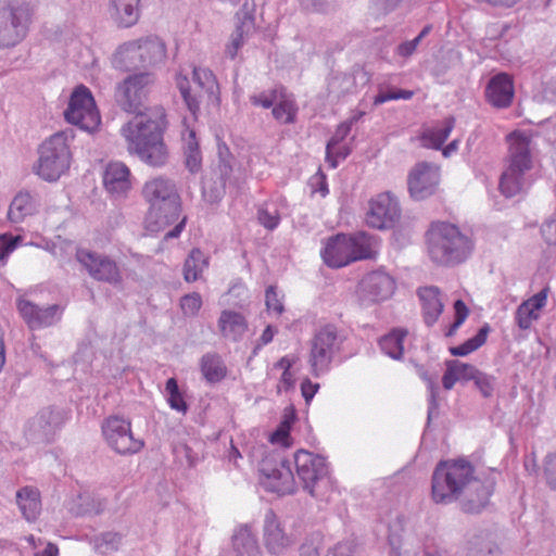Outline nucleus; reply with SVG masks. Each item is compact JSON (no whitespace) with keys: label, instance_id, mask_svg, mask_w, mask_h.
<instances>
[{"label":"nucleus","instance_id":"obj_1","mask_svg":"<svg viewBox=\"0 0 556 556\" xmlns=\"http://www.w3.org/2000/svg\"><path fill=\"white\" fill-rule=\"evenodd\" d=\"M153 80V75L149 72L129 75L118 84L115 99L125 112L137 114L121 129L128 151L137 154L149 166L162 167L168 160V151L163 140L165 111L163 108H153L141 112L148 88Z\"/></svg>","mask_w":556,"mask_h":556},{"label":"nucleus","instance_id":"obj_2","mask_svg":"<svg viewBox=\"0 0 556 556\" xmlns=\"http://www.w3.org/2000/svg\"><path fill=\"white\" fill-rule=\"evenodd\" d=\"M473 466L465 460L440 462L432 475V498L437 504H450L458 498L466 514H479L489 504L495 479L480 480L473 476Z\"/></svg>","mask_w":556,"mask_h":556},{"label":"nucleus","instance_id":"obj_3","mask_svg":"<svg viewBox=\"0 0 556 556\" xmlns=\"http://www.w3.org/2000/svg\"><path fill=\"white\" fill-rule=\"evenodd\" d=\"M142 197L149 204L147 213L148 228L159 231L176 223L180 217L181 204L176 184L165 176H155L147 180Z\"/></svg>","mask_w":556,"mask_h":556},{"label":"nucleus","instance_id":"obj_4","mask_svg":"<svg viewBox=\"0 0 556 556\" xmlns=\"http://www.w3.org/2000/svg\"><path fill=\"white\" fill-rule=\"evenodd\" d=\"M427 248L431 261L439 265L454 266L470 256L473 242L456 225L437 222L427 231Z\"/></svg>","mask_w":556,"mask_h":556},{"label":"nucleus","instance_id":"obj_5","mask_svg":"<svg viewBox=\"0 0 556 556\" xmlns=\"http://www.w3.org/2000/svg\"><path fill=\"white\" fill-rule=\"evenodd\" d=\"M507 167L501 175L500 190L506 198L520 193L526 186V174L533 166L531 138L522 131H513L507 136Z\"/></svg>","mask_w":556,"mask_h":556},{"label":"nucleus","instance_id":"obj_6","mask_svg":"<svg viewBox=\"0 0 556 556\" xmlns=\"http://www.w3.org/2000/svg\"><path fill=\"white\" fill-rule=\"evenodd\" d=\"M375 242V238L364 231L353 236L338 233L327 240L321 257L329 267H344L358 260L371 258Z\"/></svg>","mask_w":556,"mask_h":556},{"label":"nucleus","instance_id":"obj_7","mask_svg":"<svg viewBox=\"0 0 556 556\" xmlns=\"http://www.w3.org/2000/svg\"><path fill=\"white\" fill-rule=\"evenodd\" d=\"M165 56V43L156 36H148L119 46L113 64L122 71L147 70L162 63Z\"/></svg>","mask_w":556,"mask_h":556},{"label":"nucleus","instance_id":"obj_8","mask_svg":"<svg viewBox=\"0 0 556 556\" xmlns=\"http://www.w3.org/2000/svg\"><path fill=\"white\" fill-rule=\"evenodd\" d=\"M65 131L56 132L48 138L39 148V159L35 167L36 174L47 181H56L65 174L71 164V151Z\"/></svg>","mask_w":556,"mask_h":556},{"label":"nucleus","instance_id":"obj_9","mask_svg":"<svg viewBox=\"0 0 556 556\" xmlns=\"http://www.w3.org/2000/svg\"><path fill=\"white\" fill-rule=\"evenodd\" d=\"M344 341L337 326L327 324L320 327L311 340L308 364L314 377H320L330 369V365Z\"/></svg>","mask_w":556,"mask_h":556},{"label":"nucleus","instance_id":"obj_10","mask_svg":"<svg viewBox=\"0 0 556 556\" xmlns=\"http://www.w3.org/2000/svg\"><path fill=\"white\" fill-rule=\"evenodd\" d=\"M294 465L303 490L315 498H321L318 488L320 483L329 480L326 458L305 450H299L294 454Z\"/></svg>","mask_w":556,"mask_h":556},{"label":"nucleus","instance_id":"obj_11","mask_svg":"<svg viewBox=\"0 0 556 556\" xmlns=\"http://www.w3.org/2000/svg\"><path fill=\"white\" fill-rule=\"evenodd\" d=\"M64 117L67 123L88 132L97 129L101 118L89 88L80 85L74 89L64 111Z\"/></svg>","mask_w":556,"mask_h":556},{"label":"nucleus","instance_id":"obj_12","mask_svg":"<svg viewBox=\"0 0 556 556\" xmlns=\"http://www.w3.org/2000/svg\"><path fill=\"white\" fill-rule=\"evenodd\" d=\"M30 12L27 5L0 3V47H14L28 30Z\"/></svg>","mask_w":556,"mask_h":556},{"label":"nucleus","instance_id":"obj_13","mask_svg":"<svg viewBox=\"0 0 556 556\" xmlns=\"http://www.w3.org/2000/svg\"><path fill=\"white\" fill-rule=\"evenodd\" d=\"M260 483L278 495L292 494L296 490L293 472L285 459L264 458L260 464Z\"/></svg>","mask_w":556,"mask_h":556},{"label":"nucleus","instance_id":"obj_14","mask_svg":"<svg viewBox=\"0 0 556 556\" xmlns=\"http://www.w3.org/2000/svg\"><path fill=\"white\" fill-rule=\"evenodd\" d=\"M75 258L92 279L112 286L122 283V271L110 256L79 248L76 250Z\"/></svg>","mask_w":556,"mask_h":556},{"label":"nucleus","instance_id":"obj_15","mask_svg":"<svg viewBox=\"0 0 556 556\" xmlns=\"http://www.w3.org/2000/svg\"><path fill=\"white\" fill-rule=\"evenodd\" d=\"M102 433L108 445L122 455L138 453L143 446L141 440L134 438L131 422L117 415L104 419Z\"/></svg>","mask_w":556,"mask_h":556},{"label":"nucleus","instance_id":"obj_16","mask_svg":"<svg viewBox=\"0 0 556 556\" xmlns=\"http://www.w3.org/2000/svg\"><path fill=\"white\" fill-rule=\"evenodd\" d=\"M16 307L27 327L33 331L55 326L61 321L64 313V307L60 304L43 307L24 298L17 299Z\"/></svg>","mask_w":556,"mask_h":556},{"label":"nucleus","instance_id":"obj_17","mask_svg":"<svg viewBox=\"0 0 556 556\" xmlns=\"http://www.w3.org/2000/svg\"><path fill=\"white\" fill-rule=\"evenodd\" d=\"M440 184V168L433 163L419 162L409 170L407 187L414 200L421 201L433 195Z\"/></svg>","mask_w":556,"mask_h":556},{"label":"nucleus","instance_id":"obj_18","mask_svg":"<svg viewBox=\"0 0 556 556\" xmlns=\"http://www.w3.org/2000/svg\"><path fill=\"white\" fill-rule=\"evenodd\" d=\"M395 280L382 270H374L365 275L358 283L357 294L364 304L388 300L395 291Z\"/></svg>","mask_w":556,"mask_h":556},{"label":"nucleus","instance_id":"obj_19","mask_svg":"<svg viewBox=\"0 0 556 556\" xmlns=\"http://www.w3.org/2000/svg\"><path fill=\"white\" fill-rule=\"evenodd\" d=\"M400 216L401 208L397 199L390 192H383L369 202L366 223L376 229H388L395 225Z\"/></svg>","mask_w":556,"mask_h":556},{"label":"nucleus","instance_id":"obj_20","mask_svg":"<svg viewBox=\"0 0 556 556\" xmlns=\"http://www.w3.org/2000/svg\"><path fill=\"white\" fill-rule=\"evenodd\" d=\"M68 418L70 412L64 408L45 407L29 422V433L35 440L50 441Z\"/></svg>","mask_w":556,"mask_h":556},{"label":"nucleus","instance_id":"obj_21","mask_svg":"<svg viewBox=\"0 0 556 556\" xmlns=\"http://www.w3.org/2000/svg\"><path fill=\"white\" fill-rule=\"evenodd\" d=\"M486 102L495 109H507L513 104L515 86L513 76L508 73L493 75L484 91Z\"/></svg>","mask_w":556,"mask_h":556},{"label":"nucleus","instance_id":"obj_22","mask_svg":"<svg viewBox=\"0 0 556 556\" xmlns=\"http://www.w3.org/2000/svg\"><path fill=\"white\" fill-rule=\"evenodd\" d=\"M263 540L268 553L274 555H281L293 543L273 509H268L264 516Z\"/></svg>","mask_w":556,"mask_h":556},{"label":"nucleus","instance_id":"obj_23","mask_svg":"<svg viewBox=\"0 0 556 556\" xmlns=\"http://www.w3.org/2000/svg\"><path fill=\"white\" fill-rule=\"evenodd\" d=\"M417 295L420 301L424 321L428 327H432L444 309L442 293L438 287L425 286L417 289Z\"/></svg>","mask_w":556,"mask_h":556},{"label":"nucleus","instance_id":"obj_24","mask_svg":"<svg viewBox=\"0 0 556 556\" xmlns=\"http://www.w3.org/2000/svg\"><path fill=\"white\" fill-rule=\"evenodd\" d=\"M466 556H501V548L485 529L470 530L465 542Z\"/></svg>","mask_w":556,"mask_h":556},{"label":"nucleus","instance_id":"obj_25","mask_svg":"<svg viewBox=\"0 0 556 556\" xmlns=\"http://www.w3.org/2000/svg\"><path fill=\"white\" fill-rule=\"evenodd\" d=\"M105 189L115 195L125 194L130 188V170L122 162H110L103 174Z\"/></svg>","mask_w":556,"mask_h":556},{"label":"nucleus","instance_id":"obj_26","mask_svg":"<svg viewBox=\"0 0 556 556\" xmlns=\"http://www.w3.org/2000/svg\"><path fill=\"white\" fill-rule=\"evenodd\" d=\"M217 327L224 339L239 342L248 331V320L239 312L224 309L217 320Z\"/></svg>","mask_w":556,"mask_h":556},{"label":"nucleus","instance_id":"obj_27","mask_svg":"<svg viewBox=\"0 0 556 556\" xmlns=\"http://www.w3.org/2000/svg\"><path fill=\"white\" fill-rule=\"evenodd\" d=\"M222 556H262L257 539L250 526L242 525L235 530L232 548Z\"/></svg>","mask_w":556,"mask_h":556},{"label":"nucleus","instance_id":"obj_28","mask_svg":"<svg viewBox=\"0 0 556 556\" xmlns=\"http://www.w3.org/2000/svg\"><path fill=\"white\" fill-rule=\"evenodd\" d=\"M192 79L201 93L198 94L199 100L206 98V101L212 104L219 103V86L215 75L208 68L194 67L192 72Z\"/></svg>","mask_w":556,"mask_h":556},{"label":"nucleus","instance_id":"obj_29","mask_svg":"<svg viewBox=\"0 0 556 556\" xmlns=\"http://www.w3.org/2000/svg\"><path fill=\"white\" fill-rule=\"evenodd\" d=\"M16 503L27 521H35L41 511L40 492L33 486H24L16 492Z\"/></svg>","mask_w":556,"mask_h":556},{"label":"nucleus","instance_id":"obj_30","mask_svg":"<svg viewBox=\"0 0 556 556\" xmlns=\"http://www.w3.org/2000/svg\"><path fill=\"white\" fill-rule=\"evenodd\" d=\"M200 370L208 383L220 382L227 376V366L216 352L205 353L200 359Z\"/></svg>","mask_w":556,"mask_h":556},{"label":"nucleus","instance_id":"obj_31","mask_svg":"<svg viewBox=\"0 0 556 556\" xmlns=\"http://www.w3.org/2000/svg\"><path fill=\"white\" fill-rule=\"evenodd\" d=\"M455 127V118L448 116L440 124L426 129L421 135L422 144L434 150L442 149L444 142L450 137Z\"/></svg>","mask_w":556,"mask_h":556},{"label":"nucleus","instance_id":"obj_32","mask_svg":"<svg viewBox=\"0 0 556 556\" xmlns=\"http://www.w3.org/2000/svg\"><path fill=\"white\" fill-rule=\"evenodd\" d=\"M140 0H111L112 17L122 27H130L138 22Z\"/></svg>","mask_w":556,"mask_h":556},{"label":"nucleus","instance_id":"obj_33","mask_svg":"<svg viewBox=\"0 0 556 556\" xmlns=\"http://www.w3.org/2000/svg\"><path fill=\"white\" fill-rule=\"evenodd\" d=\"M36 201L27 191L18 192L9 206L8 218L12 223H21L36 212Z\"/></svg>","mask_w":556,"mask_h":556},{"label":"nucleus","instance_id":"obj_34","mask_svg":"<svg viewBox=\"0 0 556 556\" xmlns=\"http://www.w3.org/2000/svg\"><path fill=\"white\" fill-rule=\"evenodd\" d=\"M271 109V114L277 122L281 124H293L295 122L298 105L285 87Z\"/></svg>","mask_w":556,"mask_h":556},{"label":"nucleus","instance_id":"obj_35","mask_svg":"<svg viewBox=\"0 0 556 556\" xmlns=\"http://www.w3.org/2000/svg\"><path fill=\"white\" fill-rule=\"evenodd\" d=\"M407 333V330L403 328L393 329L379 340L381 351L393 359H401L404 353L403 344Z\"/></svg>","mask_w":556,"mask_h":556},{"label":"nucleus","instance_id":"obj_36","mask_svg":"<svg viewBox=\"0 0 556 556\" xmlns=\"http://www.w3.org/2000/svg\"><path fill=\"white\" fill-rule=\"evenodd\" d=\"M207 267L208 257L200 249H192L184 263V279L187 282L197 281Z\"/></svg>","mask_w":556,"mask_h":556},{"label":"nucleus","instance_id":"obj_37","mask_svg":"<svg viewBox=\"0 0 556 556\" xmlns=\"http://www.w3.org/2000/svg\"><path fill=\"white\" fill-rule=\"evenodd\" d=\"M182 140L186 167L191 173H198L202 165V155L195 138V131L187 129Z\"/></svg>","mask_w":556,"mask_h":556},{"label":"nucleus","instance_id":"obj_38","mask_svg":"<svg viewBox=\"0 0 556 556\" xmlns=\"http://www.w3.org/2000/svg\"><path fill=\"white\" fill-rule=\"evenodd\" d=\"M124 535L121 532L105 531L90 539L93 549L102 555H109L119 549Z\"/></svg>","mask_w":556,"mask_h":556},{"label":"nucleus","instance_id":"obj_39","mask_svg":"<svg viewBox=\"0 0 556 556\" xmlns=\"http://www.w3.org/2000/svg\"><path fill=\"white\" fill-rule=\"evenodd\" d=\"M490 331L489 325H484L479 329L476 336L472 338L466 340L464 343L457 346L450 348V353L453 356H466L476 350H478L480 346H482L488 338V333Z\"/></svg>","mask_w":556,"mask_h":556},{"label":"nucleus","instance_id":"obj_40","mask_svg":"<svg viewBox=\"0 0 556 556\" xmlns=\"http://www.w3.org/2000/svg\"><path fill=\"white\" fill-rule=\"evenodd\" d=\"M165 391L167 393V403L169 407L181 414H187L188 404L185 401L182 393L179 390L177 380L169 378L165 383Z\"/></svg>","mask_w":556,"mask_h":556},{"label":"nucleus","instance_id":"obj_41","mask_svg":"<svg viewBox=\"0 0 556 556\" xmlns=\"http://www.w3.org/2000/svg\"><path fill=\"white\" fill-rule=\"evenodd\" d=\"M431 30L432 25L428 24L420 30V33L414 39L401 42L395 48V55L404 60L409 59L413 54H415L422 40L431 33Z\"/></svg>","mask_w":556,"mask_h":556},{"label":"nucleus","instance_id":"obj_42","mask_svg":"<svg viewBox=\"0 0 556 556\" xmlns=\"http://www.w3.org/2000/svg\"><path fill=\"white\" fill-rule=\"evenodd\" d=\"M176 85L180 91V94H181L188 110L190 111V113L193 116H195L197 113L200 111V100H199L197 93L193 94L191 92V88H190L189 80H188L187 76L178 74L176 76Z\"/></svg>","mask_w":556,"mask_h":556},{"label":"nucleus","instance_id":"obj_43","mask_svg":"<svg viewBox=\"0 0 556 556\" xmlns=\"http://www.w3.org/2000/svg\"><path fill=\"white\" fill-rule=\"evenodd\" d=\"M255 3L254 1L249 2L248 0L242 4L241 9L237 13L238 24L241 30L252 31L255 25Z\"/></svg>","mask_w":556,"mask_h":556},{"label":"nucleus","instance_id":"obj_44","mask_svg":"<svg viewBox=\"0 0 556 556\" xmlns=\"http://www.w3.org/2000/svg\"><path fill=\"white\" fill-rule=\"evenodd\" d=\"M350 132V126L346 124H341L333 137L328 141L326 146V162L329 164L331 168L337 167V160L333 159V149L338 147L339 143L348 136Z\"/></svg>","mask_w":556,"mask_h":556},{"label":"nucleus","instance_id":"obj_45","mask_svg":"<svg viewBox=\"0 0 556 556\" xmlns=\"http://www.w3.org/2000/svg\"><path fill=\"white\" fill-rule=\"evenodd\" d=\"M257 218L260 224L268 230H274L280 223V214L275 205L261 206L257 211Z\"/></svg>","mask_w":556,"mask_h":556},{"label":"nucleus","instance_id":"obj_46","mask_svg":"<svg viewBox=\"0 0 556 556\" xmlns=\"http://www.w3.org/2000/svg\"><path fill=\"white\" fill-rule=\"evenodd\" d=\"M283 87L278 86L267 91H262L258 94L250 96V102L254 106H262L264 109L273 108L274 103L277 101L278 96L282 92Z\"/></svg>","mask_w":556,"mask_h":556},{"label":"nucleus","instance_id":"obj_47","mask_svg":"<svg viewBox=\"0 0 556 556\" xmlns=\"http://www.w3.org/2000/svg\"><path fill=\"white\" fill-rule=\"evenodd\" d=\"M455 320L450 325L445 331L446 337H453L457 329L465 323L469 315V309L463 300H456L454 302Z\"/></svg>","mask_w":556,"mask_h":556},{"label":"nucleus","instance_id":"obj_48","mask_svg":"<svg viewBox=\"0 0 556 556\" xmlns=\"http://www.w3.org/2000/svg\"><path fill=\"white\" fill-rule=\"evenodd\" d=\"M540 317L539 313H535L529 308L526 304L521 303L515 314V319L518 327L522 330H527L531 327L532 321Z\"/></svg>","mask_w":556,"mask_h":556},{"label":"nucleus","instance_id":"obj_49","mask_svg":"<svg viewBox=\"0 0 556 556\" xmlns=\"http://www.w3.org/2000/svg\"><path fill=\"white\" fill-rule=\"evenodd\" d=\"M452 364L457 372L459 382H468L475 381L480 370L467 363H463L460 361L452 359Z\"/></svg>","mask_w":556,"mask_h":556},{"label":"nucleus","instance_id":"obj_50","mask_svg":"<svg viewBox=\"0 0 556 556\" xmlns=\"http://www.w3.org/2000/svg\"><path fill=\"white\" fill-rule=\"evenodd\" d=\"M265 303L268 312L281 315L285 311L282 296H279L276 287L269 286L265 292Z\"/></svg>","mask_w":556,"mask_h":556},{"label":"nucleus","instance_id":"obj_51","mask_svg":"<svg viewBox=\"0 0 556 556\" xmlns=\"http://www.w3.org/2000/svg\"><path fill=\"white\" fill-rule=\"evenodd\" d=\"M180 306L184 314L194 316L202 306V298L197 292L186 294L180 300Z\"/></svg>","mask_w":556,"mask_h":556},{"label":"nucleus","instance_id":"obj_52","mask_svg":"<svg viewBox=\"0 0 556 556\" xmlns=\"http://www.w3.org/2000/svg\"><path fill=\"white\" fill-rule=\"evenodd\" d=\"M403 0H370V9L379 16H386L395 11Z\"/></svg>","mask_w":556,"mask_h":556},{"label":"nucleus","instance_id":"obj_53","mask_svg":"<svg viewBox=\"0 0 556 556\" xmlns=\"http://www.w3.org/2000/svg\"><path fill=\"white\" fill-rule=\"evenodd\" d=\"M473 382L483 397L492 396L495 386V378L493 376L480 371Z\"/></svg>","mask_w":556,"mask_h":556},{"label":"nucleus","instance_id":"obj_54","mask_svg":"<svg viewBox=\"0 0 556 556\" xmlns=\"http://www.w3.org/2000/svg\"><path fill=\"white\" fill-rule=\"evenodd\" d=\"M251 31L241 30L239 27H236V30L231 35V42L226 48V54L230 59H235L238 50L243 46L244 37L248 36Z\"/></svg>","mask_w":556,"mask_h":556},{"label":"nucleus","instance_id":"obj_55","mask_svg":"<svg viewBox=\"0 0 556 556\" xmlns=\"http://www.w3.org/2000/svg\"><path fill=\"white\" fill-rule=\"evenodd\" d=\"M544 477L547 484L556 490V454H551L545 457Z\"/></svg>","mask_w":556,"mask_h":556},{"label":"nucleus","instance_id":"obj_56","mask_svg":"<svg viewBox=\"0 0 556 556\" xmlns=\"http://www.w3.org/2000/svg\"><path fill=\"white\" fill-rule=\"evenodd\" d=\"M402 523L400 520L390 526V532L388 536L389 544L392 551L400 556V549L402 547Z\"/></svg>","mask_w":556,"mask_h":556},{"label":"nucleus","instance_id":"obj_57","mask_svg":"<svg viewBox=\"0 0 556 556\" xmlns=\"http://www.w3.org/2000/svg\"><path fill=\"white\" fill-rule=\"evenodd\" d=\"M541 233L548 245H556V216L547 219L541 227Z\"/></svg>","mask_w":556,"mask_h":556},{"label":"nucleus","instance_id":"obj_58","mask_svg":"<svg viewBox=\"0 0 556 556\" xmlns=\"http://www.w3.org/2000/svg\"><path fill=\"white\" fill-rule=\"evenodd\" d=\"M357 545L354 541L340 542L329 552L328 556H355Z\"/></svg>","mask_w":556,"mask_h":556},{"label":"nucleus","instance_id":"obj_59","mask_svg":"<svg viewBox=\"0 0 556 556\" xmlns=\"http://www.w3.org/2000/svg\"><path fill=\"white\" fill-rule=\"evenodd\" d=\"M547 300V293L546 289L541 290L530 299L523 301L522 303L526 304L529 308L534 311L535 313H539L545 305Z\"/></svg>","mask_w":556,"mask_h":556},{"label":"nucleus","instance_id":"obj_60","mask_svg":"<svg viewBox=\"0 0 556 556\" xmlns=\"http://www.w3.org/2000/svg\"><path fill=\"white\" fill-rule=\"evenodd\" d=\"M459 381L457 372L452 364V361L446 362V370L442 377V384L445 390H451L455 383Z\"/></svg>","mask_w":556,"mask_h":556},{"label":"nucleus","instance_id":"obj_61","mask_svg":"<svg viewBox=\"0 0 556 556\" xmlns=\"http://www.w3.org/2000/svg\"><path fill=\"white\" fill-rule=\"evenodd\" d=\"M290 431L285 427L278 426L276 431H274L270 435L271 443H278L282 446H289Z\"/></svg>","mask_w":556,"mask_h":556},{"label":"nucleus","instance_id":"obj_62","mask_svg":"<svg viewBox=\"0 0 556 556\" xmlns=\"http://www.w3.org/2000/svg\"><path fill=\"white\" fill-rule=\"evenodd\" d=\"M319 389L318 383H313L309 379H304L301 383V392L306 403L314 397Z\"/></svg>","mask_w":556,"mask_h":556},{"label":"nucleus","instance_id":"obj_63","mask_svg":"<svg viewBox=\"0 0 556 556\" xmlns=\"http://www.w3.org/2000/svg\"><path fill=\"white\" fill-rule=\"evenodd\" d=\"M438 387L433 383L430 386V399H429V407H428V421L431 420L432 416L438 413L439 404H438Z\"/></svg>","mask_w":556,"mask_h":556},{"label":"nucleus","instance_id":"obj_64","mask_svg":"<svg viewBox=\"0 0 556 556\" xmlns=\"http://www.w3.org/2000/svg\"><path fill=\"white\" fill-rule=\"evenodd\" d=\"M175 453L178 458L185 457L188 466L194 465L195 459L192 456V450L188 445L180 444V445L176 446Z\"/></svg>","mask_w":556,"mask_h":556}]
</instances>
